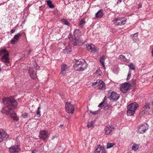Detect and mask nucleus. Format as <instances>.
<instances>
[{
  "instance_id": "1",
  "label": "nucleus",
  "mask_w": 153,
  "mask_h": 153,
  "mask_svg": "<svg viewBox=\"0 0 153 153\" xmlns=\"http://www.w3.org/2000/svg\"><path fill=\"white\" fill-rule=\"evenodd\" d=\"M3 101L5 106L1 111L2 113L7 114L10 112L11 110L16 108L17 106V102L13 97L3 98Z\"/></svg>"
},
{
  "instance_id": "2",
  "label": "nucleus",
  "mask_w": 153,
  "mask_h": 153,
  "mask_svg": "<svg viewBox=\"0 0 153 153\" xmlns=\"http://www.w3.org/2000/svg\"><path fill=\"white\" fill-rule=\"evenodd\" d=\"M87 64L83 59L76 60V64L74 66L76 71H83L86 68Z\"/></svg>"
},
{
  "instance_id": "3",
  "label": "nucleus",
  "mask_w": 153,
  "mask_h": 153,
  "mask_svg": "<svg viewBox=\"0 0 153 153\" xmlns=\"http://www.w3.org/2000/svg\"><path fill=\"white\" fill-rule=\"evenodd\" d=\"M9 55L8 52L5 49H1L0 50V56L3 55L1 58V60L6 64L7 66H9L10 65V59L8 57Z\"/></svg>"
},
{
  "instance_id": "4",
  "label": "nucleus",
  "mask_w": 153,
  "mask_h": 153,
  "mask_svg": "<svg viewBox=\"0 0 153 153\" xmlns=\"http://www.w3.org/2000/svg\"><path fill=\"white\" fill-rule=\"evenodd\" d=\"M139 107L138 103L134 102L129 104L127 106V114L128 116H131L135 113L137 108Z\"/></svg>"
},
{
  "instance_id": "5",
  "label": "nucleus",
  "mask_w": 153,
  "mask_h": 153,
  "mask_svg": "<svg viewBox=\"0 0 153 153\" xmlns=\"http://www.w3.org/2000/svg\"><path fill=\"white\" fill-rule=\"evenodd\" d=\"M151 114L153 113V106L150 102L146 103L142 109V111L140 112L141 115H143L147 112Z\"/></svg>"
},
{
  "instance_id": "6",
  "label": "nucleus",
  "mask_w": 153,
  "mask_h": 153,
  "mask_svg": "<svg viewBox=\"0 0 153 153\" xmlns=\"http://www.w3.org/2000/svg\"><path fill=\"white\" fill-rule=\"evenodd\" d=\"M79 32L78 30H76L74 33V36L72 37L73 39V44L75 46L80 44L81 42V38L77 34V33Z\"/></svg>"
},
{
  "instance_id": "7",
  "label": "nucleus",
  "mask_w": 153,
  "mask_h": 153,
  "mask_svg": "<svg viewBox=\"0 0 153 153\" xmlns=\"http://www.w3.org/2000/svg\"><path fill=\"white\" fill-rule=\"evenodd\" d=\"M120 96L114 91H109L108 93V97L111 101H117L119 98Z\"/></svg>"
},
{
  "instance_id": "8",
  "label": "nucleus",
  "mask_w": 153,
  "mask_h": 153,
  "mask_svg": "<svg viewBox=\"0 0 153 153\" xmlns=\"http://www.w3.org/2000/svg\"><path fill=\"white\" fill-rule=\"evenodd\" d=\"M126 19L125 18H117L113 20L114 24L116 25H124L126 22Z\"/></svg>"
},
{
  "instance_id": "9",
  "label": "nucleus",
  "mask_w": 153,
  "mask_h": 153,
  "mask_svg": "<svg viewBox=\"0 0 153 153\" xmlns=\"http://www.w3.org/2000/svg\"><path fill=\"white\" fill-rule=\"evenodd\" d=\"M65 108L66 111L68 113H74L75 107L74 105L71 104L70 102H66L65 105Z\"/></svg>"
},
{
  "instance_id": "10",
  "label": "nucleus",
  "mask_w": 153,
  "mask_h": 153,
  "mask_svg": "<svg viewBox=\"0 0 153 153\" xmlns=\"http://www.w3.org/2000/svg\"><path fill=\"white\" fill-rule=\"evenodd\" d=\"M131 86L130 84L128 82H125L120 86V88L121 91L123 93H126L129 90V87Z\"/></svg>"
},
{
  "instance_id": "11",
  "label": "nucleus",
  "mask_w": 153,
  "mask_h": 153,
  "mask_svg": "<svg viewBox=\"0 0 153 153\" xmlns=\"http://www.w3.org/2000/svg\"><path fill=\"white\" fill-rule=\"evenodd\" d=\"M96 87L97 89L103 90L105 88V86L104 82L102 80H96Z\"/></svg>"
},
{
  "instance_id": "12",
  "label": "nucleus",
  "mask_w": 153,
  "mask_h": 153,
  "mask_svg": "<svg viewBox=\"0 0 153 153\" xmlns=\"http://www.w3.org/2000/svg\"><path fill=\"white\" fill-rule=\"evenodd\" d=\"M107 98L105 96L104 98L103 101L101 102L98 105L99 107H105L106 109H108V108L111 107V104H109L108 103L107 101Z\"/></svg>"
},
{
  "instance_id": "13",
  "label": "nucleus",
  "mask_w": 153,
  "mask_h": 153,
  "mask_svg": "<svg viewBox=\"0 0 153 153\" xmlns=\"http://www.w3.org/2000/svg\"><path fill=\"white\" fill-rule=\"evenodd\" d=\"M69 67L65 64H64L62 65L61 67V74L63 76L66 75V74L69 71Z\"/></svg>"
},
{
  "instance_id": "14",
  "label": "nucleus",
  "mask_w": 153,
  "mask_h": 153,
  "mask_svg": "<svg viewBox=\"0 0 153 153\" xmlns=\"http://www.w3.org/2000/svg\"><path fill=\"white\" fill-rule=\"evenodd\" d=\"M49 136L47 131L45 130L41 131L40 132L39 137L40 138L44 140Z\"/></svg>"
},
{
  "instance_id": "15",
  "label": "nucleus",
  "mask_w": 153,
  "mask_h": 153,
  "mask_svg": "<svg viewBox=\"0 0 153 153\" xmlns=\"http://www.w3.org/2000/svg\"><path fill=\"white\" fill-rule=\"evenodd\" d=\"M8 137L9 135L7 134L5 131L3 130H0V142L6 140Z\"/></svg>"
},
{
  "instance_id": "16",
  "label": "nucleus",
  "mask_w": 153,
  "mask_h": 153,
  "mask_svg": "<svg viewBox=\"0 0 153 153\" xmlns=\"http://www.w3.org/2000/svg\"><path fill=\"white\" fill-rule=\"evenodd\" d=\"M148 129V127L147 124L143 125L140 126L138 128V131L140 133L143 134L146 132Z\"/></svg>"
},
{
  "instance_id": "17",
  "label": "nucleus",
  "mask_w": 153,
  "mask_h": 153,
  "mask_svg": "<svg viewBox=\"0 0 153 153\" xmlns=\"http://www.w3.org/2000/svg\"><path fill=\"white\" fill-rule=\"evenodd\" d=\"M20 150V149L17 145L12 146L9 148V151L10 153H15Z\"/></svg>"
},
{
  "instance_id": "18",
  "label": "nucleus",
  "mask_w": 153,
  "mask_h": 153,
  "mask_svg": "<svg viewBox=\"0 0 153 153\" xmlns=\"http://www.w3.org/2000/svg\"><path fill=\"white\" fill-rule=\"evenodd\" d=\"M21 35V34L19 33L15 35L14 36L13 38L11 40V43L12 44H14L17 42H18Z\"/></svg>"
},
{
  "instance_id": "19",
  "label": "nucleus",
  "mask_w": 153,
  "mask_h": 153,
  "mask_svg": "<svg viewBox=\"0 0 153 153\" xmlns=\"http://www.w3.org/2000/svg\"><path fill=\"white\" fill-rule=\"evenodd\" d=\"M96 153H105V149L103 146L98 145L96 148Z\"/></svg>"
},
{
  "instance_id": "20",
  "label": "nucleus",
  "mask_w": 153,
  "mask_h": 153,
  "mask_svg": "<svg viewBox=\"0 0 153 153\" xmlns=\"http://www.w3.org/2000/svg\"><path fill=\"white\" fill-rule=\"evenodd\" d=\"M114 129V128L112 126L106 127L104 129L105 134L106 135L109 134Z\"/></svg>"
},
{
  "instance_id": "21",
  "label": "nucleus",
  "mask_w": 153,
  "mask_h": 153,
  "mask_svg": "<svg viewBox=\"0 0 153 153\" xmlns=\"http://www.w3.org/2000/svg\"><path fill=\"white\" fill-rule=\"evenodd\" d=\"M29 71L30 75L32 78L34 79L36 77V75L34 71L33 70V68H29Z\"/></svg>"
},
{
  "instance_id": "22",
  "label": "nucleus",
  "mask_w": 153,
  "mask_h": 153,
  "mask_svg": "<svg viewBox=\"0 0 153 153\" xmlns=\"http://www.w3.org/2000/svg\"><path fill=\"white\" fill-rule=\"evenodd\" d=\"M86 47L87 50L90 52H92L95 50V46L92 44L86 45Z\"/></svg>"
},
{
  "instance_id": "23",
  "label": "nucleus",
  "mask_w": 153,
  "mask_h": 153,
  "mask_svg": "<svg viewBox=\"0 0 153 153\" xmlns=\"http://www.w3.org/2000/svg\"><path fill=\"white\" fill-rule=\"evenodd\" d=\"M10 115L11 117L14 120L16 121L18 120V118L17 117L16 114L13 111H12V112L10 113Z\"/></svg>"
},
{
  "instance_id": "24",
  "label": "nucleus",
  "mask_w": 153,
  "mask_h": 153,
  "mask_svg": "<svg viewBox=\"0 0 153 153\" xmlns=\"http://www.w3.org/2000/svg\"><path fill=\"white\" fill-rule=\"evenodd\" d=\"M104 60H105V56H101L100 59V62L102 65V67L104 69H105V65H104Z\"/></svg>"
},
{
  "instance_id": "25",
  "label": "nucleus",
  "mask_w": 153,
  "mask_h": 153,
  "mask_svg": "<svg viewBox=\"0 0 153 153\" xmlns=\"http://www.w3.org/2000/svg\"><path fill=\"white\" fill-rule=\"evenodd\" d=\"M103 10H99L96 13V18H101L103 16Z\"/></svg>"
},
{
  "instance_id": "26",
  "label": "nucleus",
  "mask_w": 153,
  "mask_h": 153,
  "mask_svg": "<svg viewBox=\"0 0 153 153\" xmlns=\"http://www.w3.org/2000/svg\"><path fill=\"white\" fill-rule=\"evenodd\" d=\"M119 58L121 61H123L127 62H128L129 59H127L125 56L123 55H120L119 56Z\"/></svg>"
},
{
  "instance_id": "27",
  "label": "nucleus",
  "mask_w": 153,
  "mask_h": 153,
  "mask_svg": "<svg viewBox=\"0 0 153 153\" xmlns=\"http://www.w3.org/2000/svg\"><path fill=\"white\" fill-rule=\"evenodd\" d=\"M95 120L94 119V120L89 122L87 124V126L88 128L92 127L94 125L95 123Z\"/></svg>"
},
{
  "instance_id": "28",
  "label": "nucleus",
  "mask_w": 153,
  "mask_h": 153,
  "mask_svg": "<svg viewBox=\"0 0 153 153\" xmlns=\"http://www.w3.org/2000/svg\"><path fill=\"white\" fill-rule=\"evenodd\" d=\"M85 22L83 19H82L80 21L79 23V26L81 28L83 27L84 25L85 24Z\"/></svg>"
},
{
  "instance_id": "29",
  "label": "nucleus",
  "mask_w": 153,
  "mask_h": 153,
  "mask_svg": "<svg viewBox=\"0 0 153 153\" xmlns=\"http://www.w3.org/2000/svg\"><path fill=\"white\" fill-rule=\"evenodd\" d=\"M47 3L50 8H53L54 7V5L52 3L51 1L50 0H48L47 1Z\"/></svg>"
},
{
  "instance_id": "30",
  "label": "nucleus",
  "mask_w": 153,
  "mask_h": 153,
  "mask_svg": "<svg viewBox=\"0 0 153 153\" xmlns=\"http://www.w3.org/2000/svg\"><path fill=\"white\" fill-rule=\"evenodd\" d=\"M71 51V49L70 47L69 46L66 47L64 50V52L67 53H70Z\"/></svg>"
},
{
  "instance_id": "31",
  "label": "nucleus",
  "mask_w": 153,
  "mask_h": 153,
  "mask_svg": "<svg viewBox=\"0 0 153 153\" xmlns=\"http://www.w3.org/2000/svg\"><path fill=\"white\" fill-rule=\"evenodd\" d=\"M115 144L112 143H107V148L109 149L112 147Z\"/></svg>"
},
{
  "instance_id": "32",
  "label": "nucleus",
  "mask_w": 153,
  "mask_h": 153,
  "mask_svg": "<svg viewBox=\"0 0 153 153\" xmlns=\"http://www.w3.org/2000/svg\"><path fill=\"white\" fill-rule=\"evenodd\" d=\"M62 22L66 25H69V22L65 19H62L61 20Z\"/></svg>"
},
{
  "instance_id": "33",
  "label": "nucleus",
  "mask_w": 153,
  "mask_h": 153,
  "mask_svg": "<svg viewBox=\"0 0 153 153\" xmlns=\"http://www.w3.org/2000/svg\"><path fill=\"white\" fill-rule=\"evenodd\" d=\"M138 146L136 144H134L133 145L132 147V149L134 151H136L138 149Z\"/></svg>"
},
{
  "instance_id": "34",
  "label": "nucleus",
  "mask_w": 153,
  "mask_h": 153,
  "mask_svg": "<svg viewBox=\"0 0 153 153\" xmlns=\"http://www.w3.org/2000/svg\"><path fill=\"white\" fill-rule=\"evenodd\" d=\"M41 109L40 107H39L38 108L37 110L36 111V113L37 115V116L38 117H39L40 116V109Z\"/></svg>"
},
{
  "instance_id": "35",
  "label": "nucleus",
  "mask_w": 153,
  "mask_h": 153,
  "mask_svg": "<svg viewBox=\"0 0 153 153\" xmlns=\"http://www.w3.org/2000/svg\"><path fill=\"white\" fill-rule=\"evenodd\" d=\"M128 66L130 68L132 69L133 70H134L135 69V67L134 66L133 64L132 63L128 65Z\"/></svg>"
},
{
  "instance_id": "36",
  "label": "nucleus",
  "mask_w": 153,
  "mask_h": 153,
  "mask_svg": "<svg viewBox=\"0 0 153 153\" xmlns=\"http://www.w3.org/2000/svg\"><path fill=\"white\" fill-rule=\"evenodd\" d=\"M131 75V71L129 70L128 72V76L127 78V80H128L129 79H130Z\"/></svg>"
},
{
  "instance_id": "37",
  "label": "nucleus",
  "mask_w": 153,
  "mask_h": 153,
  "mask_svg": "<svg viewBox=\"0 0 153 153\" xmlns=\"http://www.w3.org/2000/svg\"><path fill=\"white\" fill-rule=\"evenodd\" d=\"M137 33H135L133 35V39L134 40V39H136L137 38V36H134V35H137Z\"/></svg>"
},
{
  "instance_id": "38",
  "label": "nucleus",
  "mask_w": 153,
  "mask_h": 153,
  "mask_svg": "<svg viewBox=\"0 0 153 153\" xmlns=\"http://www.w3.org/2000/svg\"><path fill=\"white\" fill-rule=\"evenodd\" d=\"M101 73H102L101 71L99 69L96 71V74H100Z\"/></svg>"
},
{
  "instance_id": "39",
  "label": "nucleus",
  "mask_w": 153,
  "mask_h": 153,
  "mask_svg": "<svg viewBox=\"0 0 153 153\" xmlns=\"http://www.w3.org/2000/svg\"><path fill=\"white\" fill-rule=\"evenodd\" d=\"M27 114L26 113L22 115V117L23 118H26L27 117Z\"/></svg>"
},
{
  "instance_id": "40",
  "label": "nucleus",
  "mask_w": 153,
  "mask_h": 153,
  "mask_svg": "<svg viewBox=\"0 0 153 153\" xmlns=\"http://www.w3.org/2000/svg\"><path fill=\"white\" fill-rule=\"evenodd\" d=\"M90 112L91 114H92L93 115H95L96 114L95 111H93L92 110H90Z\"/></svg>"
},
{
  "instance_id": "41",
  "label": "nucleus",
  "mask_w": 153,
  "mask_h": 153,
  "mask_svg": "<svg viewBox=\"0 0 153 153\" xmlns=\"http://www.w3.org/2000/svg\"><path fill=\"white\" fill-rule=\"evenodd\" d=\"M31 52V50H30V49L28 51V53H27V56L29 55L30 53Z\"/></svg>"
},
{
  "instance_id": "42",
  "label": "nucleus",
  "mask_w": 153,
  "mask_h": 153,
  "mask_svg": "<svg viewBox=\"0 0 153 153\" xmlns=\"http://www.w3.org/2000/svg\"><path fill=\"white\" fill-rule=\"evenodd\" d=\"M131 83L133 84H134L135 83V79L132 80Z\"/></svg>"
},
{
  "instance_id": "43",
  "label": "nucleus",
  "mask_w": 153,
  "mask_h": 153,
  "mask_svg": "<svg viewBox=\"0 0 153 153\" xmlns=\"http://www.w3.org/2000/svg\"><path fill=\"white\" fill-rule=\"evenodd\" d=\"M15 29H12L11 30L10 32L11 33H14L15 32Z\"/></svg>"
},
{
  "instance_id": "44",
  "label": "nucleus",
  "mask_w": 153,
  "mask_h": 153,
  "mask_svg": "<svg viewBox=\"0 0 153 153\" xmlns=\"http://www.w3.org/2000/svg\"><path fill=\"white\" fill-rule=\"evenodd\" d=\"M37 66V65L36 63H35V64H34V67L36 69H37L38 68L36 67Z\"/></svg>"
},
{
  "instance_id": "45",
  "label": "nucleus",
  "mask_w": 153,
  "mask_h": 153,
  "mask_svg": "<svg viewBox=\"0 0 153 153\" xmlns=\"http://www.w3.org/2000/svg\"><path fill=\"white\" fill-rule=\"evenodd\" d=\"M141 4H139L138 5V6L139 7V8H140L141 7Z\"/></svg>"
},
{
  "instance_id": "46",
  "label": "nucleus",
  "mask_w": 153,
  "mask_h": 153,
  "mask_svg": "<svg viewBox=\"0 0 153 153\" xmlns=\"http://www.w3.org/2000/svg\"><path fill=\"white\" fill-rule=\"evenodd\" d=\"M122 1V0H118V1L117 2V3H118L119 2H120Z\"/></svg>"
},
{
  "instance_id": "47",
  "label": "nucleus",
  "mask_w": 153,
  "mask_h": 153,
  "mask_svg": "<svg viewBox=\"0 0 153 153\" xmlns=\"http://www.w3.org/2000/svg\"><path fill=\"white\" fill-rule=\"evenodd\" d=\"M94 85H96V82H94V83L92 85V86L93 87L94 86Z\"/></svg>"
},
{
  "instance_id": "48",
  "label": "nucleus",
  "mask_w": 153,
  "mask_h": 153,
  "mask_svg": "<svg viewBox=\"0 0 153 153\" xmlns=\"http://www.w3.org/2000/svg\"><path fill=\"white\" fill-rule=\"evenodd\" d=\"M35 151H36V150H33V151H32V153H35Z\"/></svg>"
},
{
  "instance_id": "49",
  "label": "nucleus",
  "mask_w": 153,
  "mask_h": 153,
  "mask_svg": "<svg viewBox=\"0 0 153 153\" xmlns=\"http://www.w3.org/2000/svg\"><path fill=\"white\" fill-rule=\"evenodd\" d=\"M62 127H63V125H60V126H59V127H61V128Z\"/></svg>"
},
{
  "instance_id": "50",
  "label": "nucleus",
  "mask_w": 153,
  "mask_h": 153,
  "mask_svg": "<svg viewBox=\"0 0 153 153\" xmlns=\"http://www.w3.org/2000/svg\"><path fill=\"white\" fill-rule=\"evenodd\" d=\"M152 55L153 56V49H152Z\"/></svg>"
},
{
  "instance_id": "51",
  "label": "nucleus",
  "mask_w": 153,
  "mask_h": 153,
  "mask_svg": "<svg viewBox=\"0 0 153 153\" xmlns=\"http://www.w3.org/2000/svg\"><path fill=\"white\" fill-rule=\"evenodd\" d=\"M95 153H96V150L94 151Z\"/></svg>"
}]
</instances>
